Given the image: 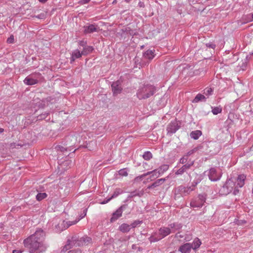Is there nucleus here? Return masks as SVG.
<instances>
[{
    "instance_id": "nucleus-56",
    "label": "nucleus",
    "mask_w": 253,
    "mask_h": 253,
    "mask_svg": "<svg viewBox=\"0 0 253 253\" xmlns=\"http://www.w3.org/2000/svg\"><path fill=\"white\" fill-rule=\"evenodd\" d=\"M156 170H152V171H148L147 173H144L143 176H144L145 177L148 175H150V174L152 175L153 172L155 173V172H156Z\"/></svg>"
},
{
    "instance_id": "nucleus-16",
    "label": "nucleus",
    "mask_w": 253,
    "mask_h": 253,
    "mask_svg": "<svg viewBox=\"0 0 253 253\" xmlns=\"http://www.w3.org/2000/svg\"><path fill=\"white\" fill-rule=\"evenodd\" d=\"M166 180V178L158 179L153 182L152 184L148 186L147 189H155L160 185H161Z\"/></svg>"
},
{
    "instance_id": "nucleus-45",
    "label": "nucleus",
    "mask_w": 253,
    "mask_h": 253,
    "mask_svg": "<svg viewBox=\"0 0 253 253\" xmlns=\"http://www.w3.org/2000/svg\"><path fill=\"white\" fill-rule=\"evenodd\" d=\"M154 170H156V172L152 173V174L151 175V176H153V178L155 179L157 177H158L161 174L158 173V169H155Z\"/></svg>"
},
{
    "instance_id": "nucleus-62",
    "label": "nucleus",
    "mask_w": 253,
    "mask_h": 253,
    "mask_svg": "<svg viewBox=\"0 0 253 253\" xmlns=\"http://www.w3.org/2000/svg\"><path fill=\"white\" fill-rule=\"evenodd\" d=\"M246 68V64H244L243 66H242L241 69L243 71L245 70Z\"/></svg>"
},
{
    "instance_id": "nucleus-63",
    "label": "nucleus",
    "mask_w": 253,
    "mask_h": 253,
    "mask_svg": "<svg viewBox=\"0 0 253 253\" xmlns=\"http://www.w3.org/2000/svg\"><path fill=\"white\" fill-rule=\"evenodd\" d=\"M90 0H83V3H88Z\"/></svg>"
},
{
    "instance_id": "nucleus-20",
    "label": "nucleus",
    "mask_w": 253,
    "mask_h": 253,
    "mask_svg": "<svg viewBox=\"0 0 253 253\" xmlns=\"http://www.w3.org/2000/svg\"><path fill=\"white\" fill-rule=\"evenodd\" d=\"M78 221L77 220H75L73 221H68L65 222V221H63L61 223V226H64L61 229H60L58 231H62L66 229H67L69 226L75 224Z\"/></svg>"
},
{
    "instance_id": "nucleus-13",
    "label": "nucleus",
    "mask_w": 253,
    "mask_h": 253,
    "mask_svg": "<svg viewBox=\"0 0 253 253\" xmlns=\"http://www.w3.org/2000/svg\"><path fill=\"white\" fill-rule=\"evenodd\" d=\"M179 128L178 123L177 121H174L171 122L168 126L167 130L168 133H175Z\"/></svg>"
},
{
    "instance_id": "nucleus-34",
    "label": "nucleus",
    "mask_w": 253,
    "mask_h": 253,
    "mask_svg": "<svg viewBox=\"0 0 253 253\" xmlns=\"http://www.w3.org/2000/svg\"><path fill=\"white\" fill-rule=\"evenodd\" d=\"M222 111V108L220 107H215L212 108V113L214 115H217L218 114L221 113Z\"/></svg>"
},
{
    "instance_id": "nucleus-43",
    "label": "nucleus",
    "mask_w": 253,
    "mask_h": 253,
    "mask_svg": "<svg viewBox=\"0 0 253 253\" xmlns=\"http://www.w3.org/2000/svg\"><path fill=\"white\" fill-rule=\"evenodd\" d=\"M197 149L196 148H195L193 149L188 152L186 154V155H185V156H187V158H188L189 156H190V155H191L192 154L194 153L195 152L197 151Z\"/></svg>"
},
{
    "instance_id": "nucleus-33",
    "label": "nucleus",
    "mask_w": 253,
    "mask_h": 253,
    "mask_svg": "<svg viewBox=\"0 0 253 253\" xmlns=\"http://www.w3.org/2000/svg\"><path fill=\"white\" fill-rule=\"evenodd\" d=\"M123 193V191L120 189H116L114 192L113 194L111 196V199H113L117 197L119 195Z\"/></svg>"
},
{
    "instance_id": "nucleus-5",
    "label": "nucleus",
    "mask_w": 253,
    "mask_h": 253,
    "mask_svg": "<svg viewBox=\"0 0 253 253\" xmlns=\"http://www.w3.org/2000/svg\"><path fill=\"white\" fill-rule=\"evenodd\" d=\"M76 137L73 135L68 136L66 138L65 147L58 145L55 147L58 151L64 152L65 151H71L73 148H72L75 144Z\"/></svg>"
},
{
    "instance_id": "nucleus-12",
    "label": "nucleus",
    "mask_w": 253,
    "mask_h": 253,
    "mask_svg": "<svg viewBox=\"0 0 253 253\" xmlns=\"http://www.w3.org/2000/svg\"><path fill=\"white\" fill-rule=\"evenodd\" d=\"M170 229V228L169 226L168 227H162L159 229L158 235L161 239L171 233V231Z\"/></svg>"
},
{
    "instance_id": "nucleus-6",
    "label": "nucleus",
    "mask_w": 253,
    "mask_h": 253,
    "mask_svg": "<svg viewBox=\"0 0 253 253\" xmlns=\"http://www.w3.org/2000/svg\"><path fill=\"white\" fill-rule=\"evenodd\" d=\"M206 195L205 194H200L194 198L190 203V206L193 208L202 207L206 201Z\"/></svg>"
},
{
    "instance_id": "nucleus-21",
    "label": "nucleus",
    "mask_w": 253,
    "mask_h": 253,
    "mask_svg": "<svg viewBox=\"0 0 253 253\" xmlns=\"http://www.w3.org/2000/svg\"><path fill=\"white\" fill-rule=\"evenodd\" d=\"M130 228V225L126 223H123L119 226V230L123 233L128 232Z\"/></svg>"
},
{
    "instance_id": "nucleus-47",
    "label": "nucleus",
    "mask_w": 253,
    "mask_h": 253,
    "mask_svg": "<svg viewBox=\"0 0 253 253\" xmlns=\"http://www.w3.org/2000/svg\"><path fill=\"white\" fill-rule=\"evenodd\" d=\"M7 42L9 43H12L14 42V36L11 35L7 40Z\"/></svg>"
},
{
    "instance_id": "nucleus-10",
    "label": "nucleus",
    "mask_w": 253,
    "mask_h": 253,
    "mask_svg": "<svg viewBox=\"0 0 253 253\" xmlns=\"http://www.w3.org/2000/svg\"><path fill=\"white\" fill-rule=\"evenodd\" d=\"M193 190L194 188H192L191 186L185 187L181 185L177 188V193L180 194L183 197L189 194Z\"/></svg>"
},
{
    "instance_id": "nucleus-42",
    "label": "nucleus",
    "mask_w": 253,
    "mask_h": 253,
    "mask_svg": "<svg viewBox=\"0 0 253 253\" xmlns=\"http://www.w3.org/2000/svg\"><path fill=\"white\" fill-rule=\"evenodd\" d=\"M96 145V143H95V142H94V141H90V142H89V143H88V146H86V148H87L89 150L91 151V150H92L93 149L92 147H91V146H91V145L93 146V145Z\"/></svg>"
},
{
    "instance_id": "nucleus-3",
    "label": "nucleus",
    "mask_w": 253,
    "mask_h": 253,
    "mask_svg": "<svg viewBox=\"0 0 253 253\" xmlns=\"http://www.w3.org/2000/svg\"><path fill=\"white\" fill-rule=\"evenodd\" d=\"M156 91L155 86L149 84H144L137 90L136 95L140 100L146 99L153 95Z\"/></svg>"
},
{
    "instance_id": "nucleus-39",
    "label": "nucleus",
    "mask_w": 253,
    "mask_h": 253,
    "mask_svg": "<svg viewBox=\"0 0 253 253\" xmlns=\"http://www.w3.org/2000/svg\"><path fill=\"white\" fill-rule=\"evenodd\" d=\"M188 159V158H187V156H185L184 155L183 157H182L180 159L179 163H180L181 164H183V165L186 164H188L189 163H187Z\"/></svg>"
},
{
    "instance_id": "nucleus-26",
    "label": "nucleus",
    "mask_w": 253,
    "mask_h": 253,
    "mask_svg": "<svg viewBox=\"0 0 253 253\" xmlns=\"http://www.w3.org/2000/svg\"><path fill=\"white\" fill-rule=\"evenodd\" d=\"M201 244L202 243L200 239L198 238L195 239L192 244L193 246V248L192 249H193L194 250H196L200 247Z\"/></svg>"
},
{
    "instance_id": "nucleus-51",
    "label": "nucleus",
    "mask_w": 253,
    "mask_h": 253,
    "mask_svg": "<svg viewBox=\"0 0 253 253\" xmlns=\"http://www.w3.org/2000/svg\"><path fill=\"white\" fill-rule=\"evenodd\" d=\"M234 115L233 113H230L228 115V119L231 120V122H234Z\"/></svg>"
},
{
    "instance_id": "nucleus-38",
    "label": "nucleus",
    "mask_w": 253,
    "mask_h": 253,
    "mask_svg": "<svg viewBox=\"0 0 253 253\" xmlns=\"http://www.w3.org/2000/svg\"><path fill=\"white\" fill-rule=\"evenodd\" d=\"M48 114H49V113H47V112H45L44 113H42L37 117V120H41L45 119L47 117V116H48Z\"/></svg>"
},
{
    "instance_id": "nucleus-14",
    "label": "nucleus",
    "mask_w": 253,
    "mask_h": 253,
    "mask_svg": "<svg viewBox=\"0 0 253 253\" xmlns=\"http://www.w3.org/2000/svg\"><path fill=\"white\" fill-rule=\"evenodd\" d=\"M84 33L86 34L97 32L99 30V27H97V26H95L93 24H89L88 26H84Z\"/></svg>"
},
{
    "instance_id": "nucleus-25",
    "label": "nucleus",
    "mask_w": 253,
    "mask_h": 253,
    "mask_svg": "<svg viewBox=\"0 0 253 253\" xmlns=\"http://www.w3.org/2000/svg\"><path fill=\"white\" fill-rule=\"evenodd\" d=\"M201 135L202 131L199 130L192 131L190 134L191 137L195 140L198 139Z\"/></svg>"
},
{
    "instance_id": "nucleus-48",
    "label": "nucleus",
    "mask_w": 253,
    "mask_h": 253,
    "mask_svg": "<svg viewBox=\"0 0 253 253\" xmlns=\"http://www.w3.org/2000/svg\"><path fill=\"white\" fill-rule=\"evenodd\" d=\"M63 166H70L72 165V161L71 160H66L64 161L62 164Z\"/></svg>"
},
{
    "instance_id": "nucleus-55",
    "label": "nucleus",
    "mask_w": 253,
    "mask_h": 253,
    "mask_svg": "<svg viewBox=\"0 0 253 253\" xmlns=\"http://www.w3.org/2000/svg\"><path fill=\"white\" fill-rule=\"evenodd\" d=\"M191 236L190 235H186L184 237V240L185 241H189L191 239Z\"/></svg>"
},
{
    "instance_id": "nucleus-2",
    "label": "nucleus",
    "mask_w": 253,
    "mask_h": 253,
    "mask_svg": "<svg viewBox=\"0 0 253 253\" xmlns=\"http://www.w3.org/2000/svg\"><path fill=\"white\" fill-rule=\"evenodd\" d=\"M91 242L92 239L87 236L79 238L77 235H75L71 239H68L67 244L64 247L62 251L65 252L73 246L81 247L87 245L88 244L91 243Z\"/></svg>"
},
{
    "instance_id": "nucleus-40",
    "label": "nucleus",
    "mask_w": 253,
    "mask_h": 253,
    "mask_svg": "<svg viewBox=\"0 0 253 253\" xmlns=\"http://www.w3.org/2000/svg\"><path fill=\"white\" fill-rule=\"evenodd\" d=\"M213 92V89L211 88H207L204 90V93L207 95L209 96L212 94Z\"/></svg>"
},
{
    "instance_id": "nucleus-23",
    "label": "nucleus",
    "mask_w": 253,
    "mask_h": 253,
    "mask_svg": "<svg viewBox=\"0 0 253 253\" xmlns=\"http://www.w3.org/2000/svg\"><path fill=\"white\" fill-rule=\"evenodd\" d=\"M94 50V48L91 46H85L84 47L82 51V54L83 55H86L92 52Z\"/></svg>"
},
{
    "instance_id": "nucleus-8",
    "label": "nucleus",
    "mask_w": 253,
    "mask_h": 253,
    "mask_svg": "<svg viewBox=\"0 0 253 253\" xmlns=\"http://www.w3.org/2000/svg\"><path fill=\"white\" fill-rule=\"evenodd\" d=\"M111 87L114 95H117L120 93L123 89L121 82L120 81L113 82L111 85Z\"/></svg>"
},
{
    "instance_id": "nucleus-4",
    "label": "nucleus",
    "mask_w": 253,
    "mask_h": 253,
    "mask_svg": "<svg viewBox=\"0 0 253 253\" xmlns=\"http://www.w3.org/2000/svg\"><path fill=\"white\" fill-rule=\"evenodd\" d=\"M237 181V177L235 176L231 177L227 179L226 183L220 189L219 191V194L221 195H227L234 189L233 194L236 195V191H237L235 186Z\"/></svg>"
},
{
    "instance_id": "nucleus-52",
    "label": "nucleus",
    "mask_w": 253,
    "mask_h": 253,
    "mask_svg": "<svg viewBox=\"0 0 253 253\" xmlns=\"http://www.w3.org/2000/svg\"><path fill=\"white\" fill-rule=\"evenodd\" d=\"M86 211H87V209H85L83 211V213L82 214V215L80 216V218L78 220V221L83 218V217H84L85 215H86Z\"/></svg>"
},
{
    "instance_id": "nucleus-54",
    "label": "nucleus",
    "mask_w": 253,
    "mask_h": 253,
    "mask_svg": "<svg viewBox=\"0 0 253 253\" xmlns=\"http://www.w3.org/2000/svg\"><path fill=\"white\" fill-rule=\"evenodd\" d=\"M112 199H111V197L108 199H105L103 201H102L101 204H105L107 203H108L111 200H112Z\"/></svg>"
},
{
    "instance_id": "nucleus-44",
    "label": "nucleus",
    "mask_w": 253,
    "mask_h": 253,
    "mask_svg": "<svg viewBox=\"0 0 253 253\" xmlns=\"http://www.w3.org/2000/svg\"><path fill=\"white\" fill-rule=\"evenodd\" d=\"M206 45L207 47L211 48L212 49H214L216 47V45L213 42H209L206 44Z\"/></svg>"
},
{
    "instance_id": "nucleus-36",
    "label": "nucleus",
    "mask_w": 253,
    "mask_h": 253,
    "mask_svg": "<svg viewBox=\"0 0 253 253\" xmlns=\"http://www.w3.org/2000/svg\"><path fill=\"white\" fill-rule=\"evenodd\" d=\"M161 240L159 236L158 235V237H155L154 235H152L150 236V237L149 238V240L151 243L152 242H155L157 241H158L159 240Z\"/></svg>"
},
{
    "instance_id": "nucleus-17",
    "label": "nucleus",
    "mask_w": 253,
    "mask_h": 253,
    "mask_svg": "<svg viewBox=\"0 0 253 253\" xmlns=\"http://www.w3.org/2000/svg\"><path fill=\"white\" fill-rule=\"evenodd\" d=\"M35 101H36V106L40 108H43L48 105L49 100L47 98L42 100L40 99L35 100Z\"/></svg>"
},
{
    "instance_id": "nucleus-18",
    "label": "nucleus",
    "mask_w": 253,
    "mask_h": 253,
    "mask_svg": "<svg viewBox=\"0 0 253 253\" xmlns=\"http://www.w3.org/2000/svg\"><path fill=\"white\" fill-rule=\"evenodd\" d=\"M168 226L170 228V230L171 231V233L175 232L177 230H180L182 227V224L178 222L171 223Z\"/></svg>"
},
{
    "instance_id": "nucleus-27",
    "label": "nucleus",
    "mask_w": 253,
    "mask_h": 253,
    "mask_svg": "<svg viewBox=\"0 0 253 253\" xmlns=\"http://www.w3.org/2000/svg\"><path fill=\"white\" fill-rule=\"evenodd\" d=\"M144 58L151 60L154 57V53L152 50H147L143 54Z\"/></svg>"
},
{
    "instance_id": "nucleus-1",
    "label": "nucleus",
    "mask_w": 253,
    "mask_h": 253,
    "mask_svg": "<svg viewBox=\"0 0 253 253\" xmlns=\"http://www.w3.org/2000/svg\"><path fill=\"white\" fill-rule=\"evenodd\" d=\"M45 237V232L42 229H38L33 234L25 239L23 244L29 253H42L47 248L44 243Z\"/></svg>"
},
{
    "instance_id": "nucleus-64",
    "label": "nucleus",
    "mask_w": 253,
    "mask_h": 253,
    "mask_svg": "<svg viewBox=\"0 0 253 253\" xmlns=\"http://www.w3.org/2000/svg\"><path fill=\"white\" fill-rule=\"evenodd\" d=\"M40 2L42 3H44L47 1L48 0H39Z\"/></svg>"
},
{
    "instance_id": "nucleus-28",
    "label": "nucleus",
    "mask_w": 253,
    "mask_h": 253,
    "mask_svg": "<svg viewBox=\"0 0 253 253\" xmlns=\"http://www.w3.org/2000/svg\"><path fill=\"white\" fill-rule=\"evenodd\" d=\"M29 76L31 77L32 78H33L37 83L42 79V75L40 73H35L30 75Z\"/></svg>"
},
{
    "instance_id": "nucleus-32",
    "label": "nucleus",
    "mask_w": 253,
    "mask_h": 253,
    "mask_svg": "<svg viewBox=\"0 0 253 253\" xmlns=\"http://www.w3.org/2000/svg\"><path fill=\"white\" fill-rule=\"evenodd\" d=\"M142 156L144 160L148 161L152 158V154L150 151H146L144 153Z\"/></svg>"
},
{
    "instance_id": "nucleus-37",
    "label": "nucleus",
    "mask_w": 253,
    "mask_h": 253,
    "mask_svg": "<svg viewBox=\"0 0 253 253\" xmlns=\"http://www.w3.org/2000/svg\"><path fill=\"white\" fill-rule=\"evenodd\" d=\"M142 194H140L138 192L136 191H133L130 193V194L128 196L127 199H129L136 196L140 197Z\"/></svg>"
},
{
    "instance_id": "nucleus-11",
    "label": "nucleus",
    "mask_w": 253,
    "mask_h": 253,
    "mask_svg": "<svg viewBox=\"0 0 253 253\" xmlns=\"http://www.w3.org/2000/svg\"><path fill=\"white\" fill-rule=\"evenodd\" d=\"M194 161L190 162V163L186 164L180 168L176 171H175V175H182L187 170L190 169L192 166H193Z\"/></svg>"
},
{
    "instance_id": "nucleus-50",
    "label": "nucleus",
    "mask_w": 253,
    "mask_h": 253,
    "mask_svg": "<svg viewBox=\"0 0 253 253\" xmlns=\"http://www.w3.org/2000/svg\"><path fill=\"white\" fill-rule=\"evenodd\" d=\"M64 226H61V224H58L55 226V230L56 232H60L61 231H58L61 229Z\"/></svg>"
},
{
    "instance_id": "nucleus-59",
    "label": "nucleus",
    "mask_w": 253,
    "mask_h": 253,
    "mask_svg": "<svg viewBox=\"0 0 253 253\" xmlns=\"http://www.w3.org/2000/svg\"><path fill=\"white\" fill-rule=\"evenodd\" d=\"M138 6H139L140 7H144L145 6V5H144V3H143V2L140 1V2L138 3Z\"/></svg>"
},
{
    "instance_id": "nucleus-24",
    "label": "nucleus",
    "mask_w": 253,
    "mask_h": 253,
    "mask_svg": "<svg viewBox=\"0 0 253 253\" xmlns=\"http://www.w3.org/2000/svg\"><path fill=\"white\" fill-rule=\"evenodd\" d=\"M24 83L29 85H32L37 84V82L29 76H27L24 80Z\"/></svg>"
},
{
    "instance_id": "nucleus-15",
    "label": "nucleus",
    "mask_w": 253,
    "mask_h": 253,
    "mask_svg": "<svg viewBox=\"0 0 253 253\" xmlns=\"http://www.w3.org/2000/svg\"><path fill=\"white\" fill-rule=\"evenodd\" d=\"M192 248L191 244L185 243L179 247L178 251L181 253H190Z\"/></svg>"
},
{
    "instance_id": "nucleus-19",
    "label": "nucleus",
    "mask_w": 253,
    "mask_h": 253,
    "mask_svg": "<svg viewBox=\"0 0 253 253\" xmlns=\"http://www.w3.org/2000/svg\"><path fill=\"white\" fill-rule=\"evenodd\" d=\"M82 55H83L82 51L81 52L78 49H76L73 51L71 57V63L74 62L76 59L81 57Z\"/></svg>"
},
{
    "instance_id": "nucleus-22",
    "label": "nucleus",
    "mask_w": 253,
    "mask_h": 253,
    "mask_svg": "<svg viewBox=\"0 0 253 253\" xmlns=\"http://www.w3.org/2000/svg\"><path fill=\"white\" fill-rule=\"evenodd\" d=\"M246 179V175L244 174L238 175V187L241 188L244 185Z\"/></svg>"
},
{
    "instance_id": "nucleus-9",
    "label": "nucleus",
    "mask_w": 253,
    "mask_h": 253,
    "mask_svg": "<svg viewBox=\"0 0 253 253\" xmlns=\"http://www.w3.org/2000/svg\"><path fill=\"white\" fill-rule=\"evenodd\" d=\"M209 179L211 181H215L219 180L221 177L219 172H217L215 168H211L208 172Z\"/></svg>"
},
{
    "instance_id": "nucleus-30",
    "label": "nucleus",
    "mask_w": 253,
    "mask_h": 253,
    "mask_svg": "<svg viewBox=\"0 0 253 253\" xmlns=\"http://www.w3.org/2000/svg\"><path fill=\"white\" fill-rule=\"evenodd\" d=\"M206 99L205 96L201 94H198L194 99L193 102L197 103L200 101H202Z\"/></svg>"
},
{
    "instance_id": "nucleus-53",
    "label": "nucleus",
    "mask_w": 253,
    "mask_h": 253,
    "mask_svg": "<svg viewBox=\"0 0 253 253\" xmlns=\"http://www.w3.org/2000/svg\"><path fill=\"white\" fill-rule=\"evenodd\" d=\"M112 199H111V197L108 199H105L103 201H102L101 204H105L107 203H108L111 200H112Z\"/></svg>"
},
{
    "instance_id": "nucleus-58",
    "label": "nucleus",
    "mask_w": 253,
    "mask_h": 253,
    "mask_svg": "<svg viewBox=\"0 0 253 253\" xmlns=\"http://www.w3.org/2000/svg\"><path fill=\"white\" fill-rule=\"evenodd\" d=\"M85 44H86V43L85 42H84V41H80V45L81 46H83V47H84L85 46H86Z\"/></svg>"
},
{
    "instance_id": "nucleus-35",
    "label": "nucleus",
    "mask_w": 253,
    "mask_h": 253,
    "mask_svg": "<svg viewBox=\"0 0 253 253\" xmlns=\"http://www.w3.org/2000/svg\"><path fill=\"white\" fill-rule=\"evenodd\" d=\"M142 223V220H136L134 221L130 225V227L134 228H135L137 226L140 225Z\"/></svg>"
},
{
    "instance_id": "nucleus-41",
    "label": "nucleus",
    "mask_w": 253,
    "mask_h": 253,
    "mask_svg": "<svg viewBox=\"0 0 253 253\" xmlns=\"http://www.w3.org/2000/svg\"><path fill=\"white\" fill-rule=\"evenodd\" d=\"M119 175H120L121 176H126L128 175V173H127V171L126 169H120L119 171Z\"/></svg>"
},
{
    "instance_id": "nucleus-61",
    "label": "nucleus",
    "mask_w": 253,
    "mask_h": 253,
    "mask_svg": "<svg viewBox=\"0 0 253 253\" xmlns=\"http://www.w3.org/2000/svg\"><path fill=\"white\" fill-rule=\"evenodd\" d=\"M22 252L20 251H18V250H14L13 251V253H21Z\"/></svg>"
},
{
    "instance_id": "nucleus-31",
    "label": "nucleus",
    "mask_w": 253,
    "mask_h": 253,
    "mask_svg": "<svg viewBox=\"0 0 253 253\" xmlns=\"http://www.w3.org/2000/svg\"><path fill=\"white\" fill-rule=\"evenodd\" d=\"M47 195L45 193H39L36 195V199L38 201H41L42 200L46 198Z\"/></svg>"
},
{
    "instance_id": "nucleus-57",
    "label": "nucleus",
    "mask_w": 253,
    "mask_h": 253,
    "mask_svg": "<svg viewBox=\"0 0 253 253\" xmlns=\"http://www.w3.org/2000/svg\"><path fill=\"white\" fill-rule=\"evenodd\" d=\"M184 237V236L183 235L180 234V233L179 232L176 233L175 235V238H182Z\"/></svg>"
},
{
    "instance_id": "nucleus-49",
    "label": "nucleus",
    "mask_w": 253,
    "mask_h": 253,
    "mask_svg": "<svg viewBox=\"0 0 253 253\" xmlns=\"http://www.w3.org/2000/svg\"><path fill=\"white\" fill-rule=\"evenodd\" d=\"M145 176H143V174H142V175H141L140 176L136 177L134 178V181H136V182H137V181H141V180H142L143 178Z\"/></svg>"
},
{
    "instance_id": "nucleus-46",
    "label": "nucleus",
    "mask_w": 253,
    "mask_h": 253,
    "mask_svg": "<svg viewBox=\"0 0 253 253\" xmlns=\"http://www.w3.org/2000/svg\"><path fill=\"white\" fill-rule=\"evenodd\" d=\"M68 253H82V251L80 249H76L69 251Z\"/></svg>"
},
{
    "instance_id": "nucleus-7",
    "label": "nucleus",
    "mask_w": 253,
    "mask_h": 253,
    "mask_svg": "<svg viewBox=\"0 0 253 253\" xmlns=\"http://www.w3.org/2000/svg\"><path fill=\"white\" fill-rule=\"evenodd\" d=\"M127 205L124 204L118 208L113 214L110 219L111 222H114L122 216L123 211L126 209Z\"/></svg>"
},
{
    "instance_id": "nucleus-29",
    "label": "nucleus",
    "mask_w": 253,
    "mask_h": 253,
    "mask_svg": "<svg viewBox=\"0 0 253 253\" xmlns=\"http://www.w3.org/2000/svg\"><path fill=\"white\" fill-rule=\"evenodd\" d=\"M169 168V166L168 165H163L160 167L158 169V173L159 174H162L164 172L166 171Z\"/></svg>"
},
{
    "instance_id": "nucleus-60",
    "label": "nucleus",
    "mask_w": 253,
    "mask_h": 253,
    "mask_svg": "<svg viewBox=\"0 0 253 253\" xmlns=\"http://www.w3.org/2000/svg\"><path fill=\"white\" fill-rule=\"evenodd\" d=\"M198 183H199V181H196V182L193 181L192 182V186H191L192 188L196 186Z\"/></svg>"
}]
</instances>
